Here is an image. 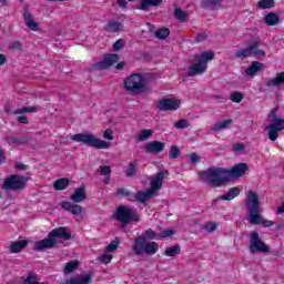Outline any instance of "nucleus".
Segmentation results:
<instances>
[{
    "label": "nucleus",
    "mask_w": 284,
    "mask_h": 284,
    "mask_svg": "<svg viewBox=\"0 0 284 284\" xmlns=\"http://www.w3.org/2000/svg\"><path fill=\"white\" fill-rule=\"evenodd\" d=\"M245 206L248 212V223L251 225H262V227H272L273 221L264 220L261 217V202L258 201V194L253 191H248Z\"/></svg>",
    "instance_id": "obj_1"
},
{
    "label": "nucleus",
    "mask_w": 284,
    "mask_h": 284,
    "mask_svg": "<svg viewBox=\"0 0 284 284\" xmlns=\"http://www.w3.org/2000/svg\"><path fill=\"white\" fill-rule=\"evenodd\" d=\"M199 179L213 189L221 187L227 183V169L212 166L199 173Z\"/></svg>",
    "instance_id": "obj_2"
},
{
    "label": "nucleus",
    "mask_w": 284,
    "mask_h": 284,
    "mask_svg": "<svg viewBox=\"0 0 284 284\" xmlns=\"http://www.w3.org/2000/svg\"><path fill=\"white\" fill-rule=\"evenodd\" d=\"M57 239L70 241V239H72V233L68 232L67 227L54 229L48 234V239L34 243L33 252H43V250H52V247H57Z\"/></svg>",
    "instance_id": "obj_3"
},
{
    "label": "nucleus",
    "mask_w": 284,
    "mask_h": 284,
    "mask_svg": "<svg viewBox=\"0 0 284 284\" xmlns=\"http://www.w3.org/2000/svg\"><path fill=\"white\" fill-rule=\"evenodd\" d=\"M258 45H261V39L251 38L246 48L240 49L235 52V58L242 60L250 57H255L256 59H265L266 53L263 49H258Z\"/></svg>",
    "instance_id": "obj_4"
},
{
    "label": "nucleus",
    "mask_w": 284,
    "mask_h": 284,
    "mask_svg": "<svg viewBox=\"0 0 284 284\" xmlns=\"http://www.w3.org/2000/svg\"><path fill=\"white\" fill-rule=\"evenodd\" d=\"M214 59V52L205 51L200 55H195L194 61L195 64L189 67V71L186 77H196L197 74H203L207 72V61H212Z\"/></svg>",
    "instance_id": "obj_5"
},
{
    "label": "nucleus",
    "mask_w": 284,
    "mask_h": 284,
    "mask_svg": "<svg viewBox=\"0 0 284 284\" xmlns=\"http://www.w3.org/2000/svg\"><path fill=\"white\" fill-rule=\"evenodd\" d=\"M28 181H30L28 176L12 174L4 179L1 184V190H4V192H19L26 190Z\"/></svg>",
    "instance_id": "obj_6"
},
{
    "label": "nucleus",
    "mask_w": 284,
    "mask_h": 284,
    "mask_svg": "<svg viewBox=\"0 0 284 284\" xmlns=\"http://www.w3.org/2000/svg\"><path fill=\"white\" fill-rule=\"evenodd\" d=\"M268 121L271 124L265 126V131L268 132L270 141H276L278 133L284 130V119L278 116L276 109L268 113Z\"/></svg>",
    "instance_id": "obj_7"
},
{
    "label": "nucleus",
    "mask_w": 284,
    "mask_h": 284,
    "mask_svg": "<svg viewBox=\"0 0 284 284\" xmlns=\"http://www.w3.org/2000/svg\"><path fill=\"white\" fill-rule=\"evenodd\" d=\"M71 140L75 141V143H84L89 148H95V150H108L110 148V142L97 139L94 135L88 133L74 134L71 136Z\"/></svg>",
    "instance_id": "obj_8"
},
{
    "label": "nucleus",
    "mask_w": 284,
    "mask_h": 284,
    "mask_svg": "<svg viewBox=\"0 0 284 284\" xmlns=\"http://www.w3.org/2000/svg\"><path fill=\"white\" fill-rule=\"evenodd\" d=\"M113 219L119 221V223H122V225H128V223H132V221L135 223L141 221L139 213H136L134 209H130L125 205H120L116 207L115 212L113 213Z\"/></svg>",
    "instance_id": "obj_9"
},
{
    "label": "nucleus",
    "mask_w": 284,
    "mask_h": 284,
    "mask_svg": "<svg viewBox=\"0 0 284 284\" xmlns=\"http://www.w3.org/2000/svg\"><path fill=\"white\" fill-rule=\"evenodd\" d=\"M133 252L135 256H141L142 254H146V256H154V254L159 252V243L148 241L139 242V240H135Z\"/></svg>",
    "instance_id": "obj_10"
},
{
    "label": "nucleus",
    "mask_w": 284,
    "mask_h": 284,
    "mask_svg": "<svg viewBox=\"0 0 284 284\" xmlns=\"http://www.w3.org/2000/svg\"><path fill=\"white\" fill-rule=\"evenodd\" d=\"M143 81H145L143 75L133 73L124 80V90L132 92V94H139L143 90Z\"/></svg>",
    "instance_id": "obj_11"
},
{
    "label": "nucleus",
    "mask_w": 284,
    "mask_h": 284,
    "mask_svg": "<svg viewBox=\"0 0 284 284\" xmlns=\"http://www.w3.org/2000/svg\"><path fill=\"white\" fill-rule=\"evenodd\" d=\"M248 250L251 254H256V252H260L261 254H270V246L261 240L258 232H252L250 234Z\"/></svg>",
    "instance_id": "obj_12"
},
{
    "label": "nucleus",
    "mask_w": 284,
    "mask_h": 284,
    "mask_svg": "<svg viewBox=\"0 0 284 284\" xmlns=\"http://www.w3.org/2000/svg\"><path fill=\"white\" fill-rule=\"evenodd\" d=\"M175 232L172 229L164 230L160 233L154 232L152 229H148L142 235L138 236L135 241L139 243L144 241H154L159 239H170V236H174Z\"/></svg>",
    "instance_id": "obj_13"
},
{
    "label": "nucleus",
    "mask_w": 284,
    "mask_h": 284,
    "mask_svg": "<svg viewBox=\"0 0 284 284\" xmlns=\"http://www.w3.org/2000/svg\"><path fill=\"white\" fill-rule=\"evenodd\" d=\"M179 108H181V101L172 98L161 99L155 104V110L160 112H174V110H179Z\"/></svg>",
    "instance_id": "obj_14"
},
{
    "label": "nucleus",
    "mask_w": 284,
    "mask_h": 284,
    "mask_svg": "<svg viewBox=\"0 0 284 284\" xmlns=\"http://www.w3.org/2000/svg\"><path fill=\"white\" fill-rule=\"evenodd\" d=\"M114 63H119V54L116 53H108L104 55L103 60L95 62L92 68L93 70H108V68H112Z\"/></svg>",
    "instance_id": "obj_15"
},
{
    "label": "nucleus",
    "mask_w": 284,
    "mask_h": 284,
    "mask_svg": "<svg viewBox=\"0 0 284 284\" xmlns=\"http://www.w3.org/2000/svg\"><path fill=\"white\" fill-rule=\"evenodd\" d=\"M247 163H239L234 165L231 170H226V179L230 181L231 179H241L247 172Z\"/></svg>",
    "instance_id": "obj_16"
},
{
    "label": "nucleus",
    "mask_w": 284,
    "mask_h": 284,
    "mask_svg": "<svg viewBox=\"0 0 284 284\" xmlns=\"http://www.w3.org/2000/svg\"><path fill=\"white\" fill-rule=\"evenodd\" d=\"M170 176L169 171H160L155 176L152 178L151 180V189H149L153 194L161 190L163 187V180Z\"/></svg>",
    "instance_id": "obj_17"
},
{
    "label": "nucleus",
    "mask_w": 284,
    "mask_h": 284,
    "mask_svg": "<svg viewBox=\"0 0 284 284\" xmlns=\"http://www.w3.org/2000/svg\"><path fill=\"white\" fill-rule=\"evenodd\" d=\"M145 152L149 154H161L165 150V142L161 141H151L148 144L144 145Z\"/></svg>",
    "instance_id": "obj_18"
},
{
    "label": "nucleus",
    "mask_w": 284,
    "mask_h": 284,
    "mask_svg": "<svg viewBox=\"0 0 284 284\" xmlns=\"http://www.w3.org/2000/svg\"><path fill=\"white\" fill-rule=\"evenodd\" d=\"M61 207L62 210L70 212L74 216H81V214H83V206L74 204L72 202L63 201L61 202Z\"/></svg>",
    "instance_id": "obj_19"
},
{
    "label": "nucleus",
    "mask_w": 284,
    "mask_h": 284,
    "mask_svg": "<svg viewBox=\"0 0 284 284\" xmlns=\"http://www.w3.org/2000/svg\"><path fill=\"white\" fill-rule=\"evenodd\" d=\"M88 199V192L85 191V185L77 187L73 194L70 196V200L73 203H83Z\"/></svg>",
    "instance_id": "obj_20"
},
{
    "label": "nucleus",
    "mask_w": 284,
    "mask_h": 284,
    "mask_svg": "<svg viewBox=\"0 0 284 284\" xmlns=\"http://www.w3.org/2000/svg\"><path fill=\"white\" fill-rule=\"evenodd\" d=\"M6 142L8 145H27V143H30V136L22 135V136H12L9 135L6 138Z\"/></svg>",
    "instance_id": "obj_21"
},
{
    "label": "nucleus",
    "mask_w": 284,
    "mask_h": 284,
    "mask_svg": "<svg viewBox=\"0 0 284 284\" xmlns=\"http://www.w3.org/2000/svg\"><path fill=\"white\" fill-rule=\"evenodd\" d=\"M23 19H24V23L27 26V28H29V30H31L32 32H39V22L34 21V19H32V13H30V11L26 10L23 12Z\"/></svg>",
    "instance_id": "obj_22"
},
{
    "label": "nucleus",
    "mask_w": 284,
    "mask_h": 284,
    "mask_svg": "<svg viewBox=\"0 0 284 284\" xmlns=\"http://www.w3.org/2000/svg\"><path fill=\"white\" fill-rule=\"evenodd\" d=\"M92 274H85L83 276H77L65 280L62 284H91Z\"/></svg>",
    "instance_id": "obj_23"
},
{
    "label": "nucleus",
    "mask_w": 284,
    "mask_h": 284,
    "mask_svg": "<svg viewBox=\"0 0 284 284\" xmlns=\"http://www.w3.org/2000/svg\"><path fill=\"white\" fill-rule=\"evenodd\" d=\"M27 247H28L27 240L17 241L11 243L9 247V252L10 254H19V252H23V250H26Z\"/></svg>",
    "instance_id": "obj_24"
},
{
    "label": "nucleus",
    "mask_w": 284,
    "mask_h": 284,
    "mask_svg": "<svg viewBox=\"0 0 284 284\" xmlns=\"http://www.w3.org/2000/svg\"><path fill=\"white\" fill-rule=\"evenodd\" d=\"M265 69V64L258 62V61H253L251 62V65L246 69L245 74L247 77H254V74H256V72H258L260 70H264Z\"/></svg>",
    "instance_id": "obj_25"
},
{
    "label": "nucleus",
    "mask_w": 284,
    "mask_h": 284,
    "mask_svg": "<svg viewBox=\"0 0 284 284\" xmlns=\"http://www.w3.org/2000/svg\"><path fill=\"white\" fill-rule=\"evenodd\" d=\"M221 3H223V0H202L201 7L214 11L221 8Z\"/></svg>",
    "instance_id": "obj_26"
},
{
    "label": "nucleus",
    "mask_w": 284,
    "mask_h": 284,
    "mask_svg": "<svg viewBox=\"0 0 284 284\" xmlns=\"http://www.w3.org/2000/svg\"><path fill=\"white\" fill-rule=\"evenodd\" d=\"M241 194V189L239 187H231L229 191L222 195H220L221 201H232L233 199H236Z\"/></svg>",
    "instance_id": "obj_27"
},
{
    "label": "nucleus",
    "mask_w": 284,
    "mask_h": 284,
    "mask_svg": "<svg viewBox=\"0 0 284 284\" xmlns=\"http://www.w3.org/2000/svg\"><path fill=\"white\" fill-rule=\"evenodd\" d=\"M173 16L180 23H187L190 21V14L179 7L174 9Z\"/></svg>",
    "instance_id": "obj_28"
},
{
    "label": "nucleus",
    "mask_w": 284,
    "mask_h": 284,
    "mask_svg": "<svg viewBox=\"0 0 284 284\" xmlns=\"http://www.w3.org/2000/svg\"><path fill=\"white\" fill-rule=\"evenodd\" d=\"M136 196V201L139 203H145V201H149V199H152L154 196V194L152 193V191L149 189L146 191H138L135 193Z\"/></svg>",
    "instance_id": "obj_29"
},
{
    "label": "nucleus",
    "mask_w": 284,
    "mask_h": 284,
    "mask_svg": "<svg viewBox=\"0 0 284 284\" xmlns=\"http://www.w3.org/2000/svg\"><path fill=\"white\" fill-rule=\"evenodd\" d=\"M181 254V245L176 244L174 246L166 247L163 252L164 256H169L171 258H176Z\"/></svg>",
    "instance_id": "obj_30"
},
{
    "label": "nucleus",
    "mask_w": 284,
    "mask_h": 284,
    "mask_svg": "<svg viewBox=\"0 0 284 284\" xmlns=\"http://www.w3.org/2000/svg\"><path fill=\"white\" fill-rule=\"evenodd\" d=\"M264 22L266 23V26H278V23H281V18L278 17V14L270 12L265 16Z\"/></svg>",
    "instance_id": "obj_31"
},
{
    "label": "nucleus",
    "mask_w": 284,
    "mask_h": 284,
    "mask_svg": "<svg viewBox=\"0 0 284 284\" xmlns=\"http://www.w3.org/2000/svg\"><path fill=\"white\" fill-rule=\"evenodd\" d=\"M68 185H70V180L67 178H61L53 182V189L57 190L58 192L65 190Z\"/></svg>",
    "instance_id": "obj_32"
},
{
    "label": "nucleus",
    "mask_w": 284,
    "mask_h": 284,
    "mask_svg": "<svg viewBox=\"0 0 284 284\" xmlns=\"http://www.w3.org/2000/svg\"><path fill=\"white\" fill-rule=\"evenodd\" d=\"M283 84L284 85V71L277 73V77L270 80L266 85L267 88H278V85Z\"/></svg>",
    "instance_id": "obj_33"
},
{
    "label": "nucleus",
    "mask_w": 284,
    "mask_h": 284,
    "mask_svg": "<svg viewBox=\"0 0 284 284\" xmlns=\"http://www.w3.org/2000/svg\"><path fill=\"white\" fill-rule=\"evenodd\" d=\"M138 168H139V161L135 160L129 163L125 170V176H128V179H132V176H136Z\"/></svg>",
    "instance_id": "obj_34"
},
{
    "label": "nucleus",
    "mask_w": 284,
    "mask_h": 284,
    "mask_svg": "<svg viewBox=\"0 0 284 284\" xmlns=\"http://www.w3.org/2000/svg\"><path fill=\"white\" fill-rule=\"evenodd\" d=\"M123 28V24L119 21H111L106 24L105 31L106 32H119Z\"/></svg>",
    "instance_id": "obj_35"
},
{
    "label": "nucleus",
    "mask_w": 284,
    "mask_h": 284,
    "mask_svg": "<svg viewBox=\"0 0 284 284\" xmlns=\"http://www.w3.org/2000/svg\"><path fill=\"white\" fill-rule=\"evenodd\" d=\"M227 125H232V120H224L222 122H217L211 128V130L212 132H221V130H225Z\"/></svg>",
    "instance_id": "obj_36"
},
{
    "label": "nucleus",
    "mask_w": 284,
    "mask_h": 284,
    "mask_svg": "<svg viewBox=\"0 0 284 284\" xmlns=\"http://www.w3.org/2000/svg\"><path fill=\"white\" fill-rule=\"evenodd\" d=\"M154 34H155V39L163 41L164 39H168V37H170V29L165 27L158 29Z\"/></svg>",
    "instance_id": "obj_37"
},
{
    "label": "nucleus",
    "mask_w": 284,
    "mask_h": 284,
    "mask_svg": "<svg viewBox=\"0 0 284 284\" xmlns=\"http://www.w3.org/2000/svg\"><path fill=\"white\" fill-rule=\"evenodd\" d=\"M41 110V106H23L22 109H18L12 112V114H26L30 112H39Z\"/></svg>",
    "instance_id": "obj_38"
},
{
    "label": "nucleus",
    "mask_w": 284,
    "mask_h": 284,
    "mask_svg": "<svg viewBox=\"0 0 284 284\" xmlns=\"http://www.w3.org/2000/svg\"><path fill=\"white\" fill-rule=\"evenodd\" d=\"M154 134V131L153 130H150V129H143L136 141H140V142H143V141H148V139H150L152 135Z\"/></svg>",
    "instance_id": "obj_39"
},
{
    "label": "nucleus",
    "mask_w": 284,
    "mask_h": 284,
    "mask_svg": "<svg viewBox=\"0 0 284 284\" xmlns=\"http://www.w3.org/2000/svg\"><path fill=\"white\" fill-rule=\"evenodd\" d=\"M276 2H274V0H260L257 2V7L261 9V10H270L272 8H274Z\"/></svg>",
    "instance_id": "obj_40"
},
{
    "label": "nucleus",
    "mask_w": 284,
    "mask_h": 284,
    "mask_svg": "<svg viewBox=\"0 0 284 284\" xmlns=\"http://www.w3.org/2000/svg\"><path fill=\"white\" fill-rule=\"evenodd\" d=\"M77 267H79V261H70L65 264L63 272L64 274H72Z\"/></svg>",
    "instance_id": "obj_41"
},
{
    "label": "nucleus",
    "mask_w": 284,
    "mask_h": 284,
    "mask_svg": "<svg viewBox=\"0 0 284 284\" xmlns=\"http://www.w3.org/2000/svg\"><path fill=\"white\" fill-rule=\"evenodd\" d=\"M22 284H39V277H37V273L29 272Z\"/></svg>",
    "instance_id": "obj_42"
},
{
    "label": "nucleus",
    "mask_w": 284,
    "mask_h": 284,
    "mask_svg": "<svg viewBox=\"0 0 284 284\" xmlns=\"http://www.w3.org/2000/svg\"><path fill=\"white\" fill-rule=\"evenodd\" d=\"M230 99L233 103H241L245 97L240 91H233L230 95Z\"/></svg>",
    "instance_id": "obj_43"
},
{
    "label": "nucleus",
    "mask_w": 284,
    "mask_h": 284,
    "mask_svg": "<svg viewBox=\"0 0 284 284\" xmlns=\"http://www.w3.org/2000/svg\"><path fill=\"white\" fill-rule=\"evenodd\" d=\"M119 243L120 241L118 237H115L109 245L105 246L104 252H116V250H119Z\"/></svg>",
    "instance_id": "obj_44"
},
{
    "label": "nucleus",
    "mask_w": 284,
    "mask_h": 284,
    "mask_svg": "<svg viewBox=\"0 0 284 284\" xmlns=\"http://www.w3.org/2000/svg\"><path fill=\"white\" fill-rule=\"evenodd\" d=\"M181 156V150L176 145H172L169 152V159H179Z\"/></svg>",
    "instance_id": "obj_45"
},
{
    "label": "nucleus",
    "mask_w": 284,
    "mask_h": 284,
    "mask_svg": "<svg viewBox=\"0 0 284 284\" xmlns=\"http://www.w3.org/2000/svg\"><path fill=\"white\" fill-rule=\"evenodd\" d=\"M174 128L178 130H185V128H190V122L185 119H181L174 123Z\"/></svg>",
    "instance_id": "obj_46"
},
{
    "label": "nucleus",
    "mask_w": 284,
    "mask_h": 284,
    "mask_svg": "<svg viewBox=\"0 0 284 284\" xmlns=\"http://www.w3.org/2000/svg\"><path fill=\"white\" fill-rule=\"evenodd\" d=\"M125 48V40L119 39L113 43L114 52H119V50H123Z\"/></svg>",
    "instance_id": "obj_47"
},
{
    "label": "nucleus",
    "mask_w": 284,
    "mask_h": 284,
    "mask_svg": "<svg viewBox=\"0 0 284 284\" xmlns=\"http://www.w3.org/2000/svg\"><path fill=\"white\" fill-rule=\"evenodd\" d=\"M113 256L110 254H103L97 258L100 263H103L104 265H108V263H111Z\"/></svg>",
    "instance_id": "obj_48"
},
{
    "label": "nucleus",
    "mask_w": 284,
    "mask_h": 284,
    "mask_svg": "<svg viewBox=\"0 0 284 284\" xmlns=\"http://www.w3.org/2000/svg\"><path fill=\"white\" fill-rule=\"evenodd\" d=\"M152 2L151 0H141V6L139 8V10H143V11H146V10H150V8H152Z\"/></svg>",
    "instance_id": "obj_49"
},
{
    "label": "nucleus",
    "mask_w": 284,
    "mask_h": 284,
    "mask_svg": "<svg viewBox=\"0 0 284 284\" xmlns=\"http://www.w3.org/2000/svg\"><path fill=\"white\" fill-rule=\"evenodd\" d=\"M99 170L102 176H108L109 174H112V169L108 165L100 166Z\"/></svg>",
    "instance_id": "obj_50"
},
{
    "label": "nucleus",
    "mask_w": 284,
    "mask_h": 284,
    "mask_svg": "<svg viewBox=\"0 0 284 284\" xmlns=\"http://www.w3.org/2000/svg\"><path fill=\"white\" fill-rule=\"evenodd\" d=\"M203 229L206 230V232H214V230H216V224L214 222H207Z\"/></svg>",
    "instance_id": "obj_51"
},
{
    "label": "nucleus",
    "mask_w": 284,
    "mask_h": 284,
    "mask_svg": "<svg viewBox=\"0 0 284 284\" xmlns=\"http://www.w3.org/2000/svg\"><path fill=\"white\" fill-rule=\"evenodd\" d=\"M103 136H104V139H108V141H113L114 140V135H112V130L111 129H106L104 131Z\"/></svg>",
    "instance_id": "obj_52"
},
{
    "label": "nucleus",
    "mask_w": 284,
    "mask_h": 284,
    "mask_svg": "<svg viewBox=\"0 0 284 284\" xmlns=\"http://www.w3.org/2000/svg\"><path fill=\"white\" fill-rule=\"evenodd\" d=\"M205 39H207V34H205V33H197L196 37H195V41L197 43H201V42L205 41Z\"/></svg>",
    "instance_id": "obj_53"
},
{
    "label": "nucleus",
    "mask_w": 284,
    "mask_h": 284,
    "mask_svg": "<svg viewBox=\"0 0 284 284\" xmlns=\"http://www.w3.org/2000/svg\"><path fill=\"white\" fill-rule=\"evenodd\" d=\"M243 150H245V144L237 143L233 145V152H243Z\"/></svg>",
    "instance_id": "obj_54"
},
{
    "label": "nucleus",
    "mask_w": 284,
    "mask_h": 284,
    "mask_svg": "<svg viewBox=\"0 0 284 284\" xmlns=\"http://www.w3.org/2000/svg\"><path fill=\"white\" fill-rule=\"evenodd\" d=\"M21 48H22V45H21V42H19V41L11 42V44H10L11 50H21Z\"/></svg>",
    "instance_id": "obj_55"
},
{
    "label": "nucleus",
    "mask_w": 284,
    "mask_h": 284,
    "mask_svg": "<svg viewBox=\"0 0 284 284\" xmlns=\"http://www.w3.org/2000/svg\"><path fill=\"white\" fill-rule=\"evenodd\" d=\"M190 161H191V163L196 164V163H199V161H201V158H199V155L196 153H192L190 155Z\"/></svg>",
    "instance_id": "obj_56"
},
{
    "label": "nucleus",
    "mask_w": 284,
    "mask_h": 284,
    "mask_svg": "<svg viewBox=\"0 0 284 284\" xmlns=\"http://www.w3.org/2000/svg\"><path fill=\"white\" fill-rule=\"evenodd\" d=\"M18 123H22L23 125H28L30 122L28 121V116L20 115V116H18Z\"/></svg>",
    "instance_id": "obj_57"
},
{
    "label": "nucleus",
    "mask_w": 284,
    "mask_h": 284,
    "mask_svg": "<svg viewBox=\"0 0 284 284\" xmlns=\"http://www.w3.org/2000/svg\"><path fill=\"white\" fill-rule=\"evenodd\" d=\"M14 168H16V170H20V171L28 170V165H26V164H23L21 162L16 163Z\"/></svg>",
    "instance_id": "obj_58"
},
{
    "label": "nucleus",
    "mask_w": 284,
    "mask_h": 284,
    "mask_svg": "<svg viewBox=\"0 0 284 284\" xmlns=\"http://www.w3.org/2000/svg\"><path fill=\"white\" fill-rule=\"evenodd\" d=\"M125 197L128 199V201L134 202V201H136V193L129 192L125 194Z\"/></svg>",
    "instance_id": "obj_59"
},
{
    "label": "nucleus",
    "mask_w": 284,
    "mask_h": 284,
    "mask_svg": "<svg viewBox=\"0 0 284 284\" xmlns=\"http://www.w3.org/2000/svg\"><path fill=\"white\" fill-rule=\"evenodd\" d=\"M116 194L121 196H125V194H130V191H125L124 189H118Z\"/></svg>",
    "instance_id": "obj_60"
},
{
    "label": "nucleus",
    "mask_w": 284,
    "mask_h": 284,
    "mask_svg": "<svg viewBox=\"0 0 284 284\" xmlns=\"http://www.w3.org/2000/svg\"><path fill=\"white\" fill-rule=\"evenodd\" d=\"M118 6L120 8H128V0H118Z\"/></svg>",
    "instance_id": "obj_61"
},
{
    "label": "nucleus",
    "mask_w": 284,
    "mask_h": 284,
    "mask_svg": "<svg viewBox=\"0 0 284 284\" xmlns=\"http://www.w3.org/2000/svg\"><path fill=\"white\" fill-rule=\"evenodd\" d=\"M150 1L153 8H156L158 6H161V3H163V0H150Z\"/></svg>",
    "instance_id": "obj_62"
},
{
    "label": "nucleus",
    "mask_w": 284,
    "mask_h": 284,
    "mask_svg": "<svg viewBox=\"0 0 284 284\" xmlns=\"http://www.w3.org/2000/svg\"><path fill=\"white\" fill-rule=\"evenodd\" d=\"M3 161H6V152L3 149H0V163H3Z\"/></svg>",
    "instance_id": "obj_63"
},
{
    "label": "nucleus",
    "mask_w": 284,
    "mask_h": 284,
    "mask_svg": "<svg viewBox=\"0 0 284 284\" xmlns=\"http://www.w3.org/2000/svg\"><path fill=\"white\" fill-rule=\"evenodd\" d=\"M7 61L6 54L0 53V65H4Z\"/></svg>",
    "instance_id": "obj_64"
}]
</instances>
